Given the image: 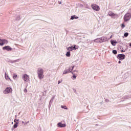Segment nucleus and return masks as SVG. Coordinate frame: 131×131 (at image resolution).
<instances>
[{
	"mask_svg": "<svg viewBox=\"0 0 131 131\" xmlns=\"http://www.w3.org/2000/svg\"><path fill=\"white\" fill-rule=\"evenodd\" d=\"M38 77L39 79L41 80L45 77L43 75V69L41 68H38L37 70Z\"/></svg>",
	"mask_w": 131,
	"mask_h": 131,
	"instance_id": "nucleus-1",
	"label": "nucleus"
},
{
	"mask_svg": "<svg viewBox=\"0 0 131 131\" xmlns=\"http://www.w3.org/2000/svg\"><path fill=\"white\" fill-rule=\"evenodd\" d=\"M108 16L112 17L113 19H117L119 18V16L118 14H115L114 13L112 12V11H110L108 13Z\"/></svg>",
	"mask_w": 131,
	"mask_h": 131,
	"instance_id": "nucleus-2",
	"label": "nucleus"
},
{
	"mask_svg": "<svg viewBox=\"0 0 131 131\" xmlns=\"http://www.w3.org/2000/svg\"><path fill=\"white\" fill-rule=\"evenodd\" d=\"M131 18V14L130 13H127L125 14L124 16V20L125 22H127V21H129Z\"/></svg>",
	"mask_w": 131,
	"mask_h": 131,
	"instance_id": "nucleus-3",
	"label": "nucleus"
},
{
	"mask_svg": "<svg viewBox=\"0 0 131 131\" xmlns=\"http://www.w3.org/2000/svg\"><path fill=\"white\" fill-rule=\"evenodd\" d=\"M9 43V41L6 39H1L0 38V46L3 47L4 45H8Z\"/></svg>",
	"mask_w": 131,
	"mask_h": 131,
	"instance_id": "nucleus-4",
	"label": "nucleus"
},
{
	"mask_svg": "<svg viewBox=\"0 0 131 131\" xmlns=\"http://www.w3.org/2000/svg\"><path fill=\"white\" fill-rule=\"evenodd\" d=\"M13 92V89L10 87L7 88L4 91V94H5V95H7L8 94H10V93H12Z\"/></svg>",
	"mask_w": 131,
	"mask_h": 131,
	"instance_id": "nucleus-5",
	"label": "nucleus"
},
{
	"mask_svg": "<svg viewBox=\"0 0 131 131\" xmlns=\"http://www.w3.org/2000/svg\"><path fill=\"white\" fill-rule=\"evenodd\" d=\"M22 79L24 81H26V82H28L29 81V76L27 74H24L23 75Z\"/></svg>",
	"mask_w": 131,
	"mask_h": 131,
	"instance_id": "nucleus-6",
	"label": "nucleus"
},
{
	"mask_svg": "<svg viewBox=\"0 0 131 131\" xmlns=\"http://www.w3.org/2000/svg\"><path fill=\"white\" fill-rule=\"evenodd\" d=\"M92 9L94 10V11H99L100 10V7L99 6L96 5V4H93L91 6Z\"/></svg>",
	"mask_w": 131,
	"mask_h": 131,
	"instance_id": "nucleus-7",
	"label": "nucleus"
},
{
	"mask_svg": "<svg viewBox=\"0 0 131 131\" xmlns=\"http://www.w3.org/2000/svg\"><path fill=\"white\" fill-rule=\"evenodd\" d=\"M108 39L106 37H102L101 38H99V42H104L105 41H107Z\"/></svg>",
	"mask_w": 131,
	"mask_h": 131,
	"instance_id": "nucleus-8",
	"label": "nucleus"
},
{
	"mask_svg": "<svg viewBox=\"0 0 131 131\" xmlns=\"http://www.w3.org/2000/svg\"><path fill=\"white\" fill-rule=\"evenodd\" d=\"M117 58L118 59H119V60H124L125 58V55L124 54H119L117 56Z\"/></svg>",
	"mask_w": 131,
	"mask_h": 131,
	"instance_id": "nucleus-9",
	"label": "nucleus"
},
{
	"mask_svg": "<svg viewBox=\"0 0 131 131\" xmlns=\"http://www.w3.org/2000/svg\"><path fill=\"white\" fill-rule=\"evenodd\" d=\"M74 68V66H72L69 69H66V70L67 71L68 73H70V72H72V70H73Z\"/></svg>",
	"mask_w": 131,
	"mask_h": 131,
	"instance_id": "nucleus-10",
	"label": "nucleus"
},
{
	"mask_svg": "<svg viewBox=\"0 0 131 131\" xmlns=\"http://www.w3.org/2000/svg\"><path fill=\"white\" fill-rule=\"evenodd\" d=\"M72 73L73 75V78L74 79H76V77H77V71H74L73 72H72Z\"/></svg>",
	"mask_w": 131,
	"mask_h": 131,
	"instance_id": "nucleus-11",
	"label": "nucleus"
},
{
	"mask_svg": "<svg viewBox=\"0 0 131 131\" xmlns=\"http://www.w3.org/2000/svg\"><path fill=\"white\" fill-rule=\"evenodd\" d=\"M3 50H6V51H12V48L11 47L7 46L4 47Z\"/></svg>",
	"mask_w": 131,
	"mask_h": 131,
	"instance_id": "nucleus-12",
	"label": "nucleus"
},
{
	"mask_svg": "<svg viewBox=\"0 0 131 131\" xmlns=\"http://www.w3.org/2000/svg\"><path fill=\"white\" fill-rule=\"evenodd\" d=\"M57 125H58V126H59L60 127H65V126H66V124H62V123H58Z\"/></svg>",
	"mask_w": 131,
	"mask_h": 131,
	"instance_id": "nucleus-13",
	"label": "nucleus"
},
{
	"mask_svg": "<svg viewBox=\"0 0 131 131\" xmlns=\"http://www.w3.org/2000/svg\"><path fill=\"white\" fill-rule=\"evenodd\" d=\"M111 42L112 45V46H116V43H117V42L115 40H111Z\"/></svg>",
	"mask_w": 131,
	"mask_h": 131,
	"instance_id": "nucleus-14",
	"label": "nucleus"
},
{
	"mask_svg": "<svg viewBox=\"0 0 131 131\" xmlns=\"http://www.w3.org/2000/svg\"><path fill=\"white\" fill-rule=\"evenodd\" d=\"M5 77L7 79V80H11V79H10V77H9V75H8V74H7V73H5Z\"/></svg>",
	"mask_w": 131,
	"mask_h": 131,
	"instance_id": "nucleus-15",
	"label": "nucleus"
},
{
	"mask_svg": "<svg viewBox=\"0 0 131 131\" xmlns=\"http://www.w3.org/2000/svg\"><path fill=\"white\" fill-rule=\"evenodd\" d=\"M71 20H74V19H78V17L76 16L75 15L71 16Z\"/></svg>",
	"mask_w": 131,
	"mask_h": 131,
	"instance_id": "nucleus-16",
	"label": "nucleus"
},
{
	"mask_svg": "<svg viewBox=\"0 0 131 131\" xmlns=\"http://www.w3.org/2000/svg\"><path fill=\"white\" fill-rule=\"evenodd\" d=\"M68 51H69V52H71L72 51H73V47H69L68 48Z\"/></svg>",
	"mask_w": 131,
	"mask_h": 131,
	"instance_id": "nucleus-17",
	"label": "nucleus"
},
{
	"mask_svg": "<svg viewBox=\"0 0 131 131\" xmlns=\"http://www.w3.org/2000/svg\"><path fill=\"white\" fill-rule=\"evenodd\" d=\"M18 123H19L18 122H16L15 124H14V125H13L14 128H17V127H18Z\"/></svg>",
	"mask_w": 131,
	"mask_h": 131,
	"instance_id": "nucleus-18",
	"label": "nucleus"
},
{
	"mask_svg": "<svg viewBox=\"0 0 131 131\" xmlns=\"http://www.w3.org/2000/svg\"><path fill=\"white\" fill-rule=\"evenodd\" d=\"M66 55L67 57H70L71 54L70 51L67 52Z\"/></svg>",
	"mask_w": 131,
	"mask_h": 131,
	"instance_id": "nucleus-19",
	"label": "nucleus"
},
{
	"mask_svg": "<svg viewBox=\"0 0 131 131\" xmlns=\"http://www.w3.org/2000/svg\"><path fill=\"white\" fill-rule=\"evenodd\" d=\"M61 108H62L63 109H65L66 110H68V108H67V106H63V105H61Z\"/></svg>",
	"mask_w": 131,
	"mask_h": 131,
	"instance_id": "nucleus-20",
	"label": "nucleus"
},
{
	"mask_svg": "<svg viewBox=\"0 0 131 131\" xmlns=\"http://www.w3.org/2000/svg\"><path fill=\"white\" fill-rule=\"evenodd\" d=\"M18 77V75H17L16 74H13V79H16Z\"/></svg>",
	"mask_w": 131,
	"mask_h": 131,
	"instance_id": "nucleus-21",
	"label": "nucleus"
},
{
	"mask_svg": "<svg viewBox=\"0 0 131 131\" xmlns=\"http://www.w3.org/2000/svg\"><path fill=\"white\" fill-rule=\"evenodd\" d=\"M95 42H100V38H97L94 40Z\"/></svg>",
	"mask_w": 131,
	"mask_h": 131,
	"instance_id": "nucleus-22",
	"label": "nucleus"
},
{
	"mask_svg": "<svg viewBox=\"0 0 131 131\" xmlns=\"http://www.w3.org/2000/svg\"><path fill=\"white\" fill-rule=\"evenodd\" d=\"M54 99H55V97H52L50 101V103H53V101H54Z\"/></svg>",
	"mask_w": 131,
	"mask_h": 131,
	"instance_id": "nucleus-23",
	"label": "nucleus"
},
{
	"mask_svg": "<svg viewBox=\"0 0 131 131\" xmlns=\"http://www.w3.org/2000/svg\"><path fill=\"white\" fill-rule=\"evenodd\" d=\"M124 36H125V37H127V36H128V33H125Z\"/></svg>",
	"mask_w": 131,
	"mask_h": 131,
	"instance_id": "nucleus-24",
	"label": "nucleus"
},
{
	"mask_svg": "<svg viewBox=\"0 0 131 131\" xmlns=\"http://www.w3.org/2000/svg\"><path fill=\"white\" fill-rule=\"evenodd\" d=\"M113 54H114V55H116V54H117V51L114 50H113Z\"/></svg>",
	"mask_w": 131,
	"mask_h": 131,
	"instance_id": "nucleus-25",
	"label": "nucleus"
},
{
	"mask_svg": "<svg viewBox=\"0 0 131 131\" xmlns=\"http://www.w3.org/2000/svg\"><path fill=\"white\" fill-rule=\"evenodd\" d=\"M69 73L67 72V71L66 70H65L63 72V73L62 74H68Z\"/></svg>",
	"mask_w": 131,
	"mask_h": 131,
	"instance_id": "nucleus-26",
	"label": "nucleus"
},
{
	"mask_svg": "<svg viewBox=\"0 0 131 131\" xmlns=\"http://www.w3.org/2000/svg\"><path fill=\"white\" fill-rule=\"evenodd\" d=\"M121 27L122 28H124L125 27V25H124V24H122L121 25Z\"/></svg>",
	"mask_w": 131,
	"mask_h": 131,
	"instance_id": "nucleus-27",
	"label": "nucleus"
},
{
	"mask_svg": "<svg viewBox=\"0 0 131 131\" xmlns=\"http://www.w3.org/2000/svg\"><path fill=\"white\" fill-rule=\"evenodd\" d=\"M20 19V16H17V20H19Z\"/></svg>",
	"mask_w": 131,
	"mask_h": 131,
	"instance_id": "nucleus-28",
	"label": "nucleus"
},
{
	"mask_svg": "<svg viewBox=\"0 0 131 131\" xmlns=\"http://www.w3.org/2000/svg\"><path fill=\"white\" fill-rule=\"evenodd\" d=\"M24 92H27V89H25L24 90Z\"/></svg>",
	"mask_w": 131,
	"mask_h": 131,
	"instance_id": "nucleus-29",
	"label": "nucleus"
},
{
	"mask_svg": "<svg viewBox=\"0 0 131 131\" xmlns=\"http://www.w3.org/2000/svg\"><path fill=\"white\" fill-rule=\"evenodd\" d=\"M21 123H22L23 124H24V125H25L26 123H25V122H24V121H23L21 122Z\"/></svg>",
	"mask_w": 131,
	"mask_h": 131,
	"instance_id": "nucleus-30",
	"label": "nucleus"
},
{
	"mask_svg": "<svg viewBox=\"0 0 131 131\" xmlns=\"http://www.w3.org/2000/svg\"><path fill=\"white\" fill-rule=\"evenodd\" d=\"M73 50H76V48H75V47H73Z\"/></svg>",
	"mask_w": 131,
	"mask_h": 131,
	"instance_id": "nucleus-31",
	"label": "nucleus"
},
{
	"mask_svg": "<svg viewBox=\"0 0 131 131\" xmlns=\"http://www.w3.org/2000/svg\"><path fill=\"white\" fill-rule=\"evenodd\" d=\"M26 124H28V123H29V121H27V122L25 123Z\"/></svg>",
	"mask_w": 131,
	"mask_h": 131,
	"instance_id": "nucleus-32",
	"label": "nucleus"
},
{
	"mask_svg": "<svg viewBox=\"0 0 131 131\" xmlns=\"http://www.w3.org/2000/svg\"><path fill=\"white\" fill-rule=\"evenodd\" d=\"M105 101H106V102H109V100H108V99H106Z\"/></svg>",
	"mask_w": 131,
	"mask_h": 131,
	"instance_id": "nucleus-33",
	"label": "nucleus"
},
{
	"mask_svg": "<svg viewBox=\"0 0 131 131\" xmlns=\"http://www.w3.org/2000/svg\"><path fill=\"white\" fill-rule=\"evenodd\" d=\"M58 4H59V5H61V1H59Z\"/></svg>",
	"mask_w": 131,
	"mask_h": 131,
	"instance_id": "nucleus-34",
	"label": "nucleus"
},
{
	"mask_svg": "<svg viewBox=\"0 0 131 131\" xmlns=\"http://www.w3.org/2000/svg\"><path fill=\"white\" fill-rule=\"evenodd\" d=\"M59 83H61V81H58V84H59Z\"/></svg>",
	"mask_w": 131,
	"mask_h": 131,
	"instance_id": "nucleus-35",
	"label": "nucleus"
},
{
	"mask_svg": "<svg viewBox=\"0 0 131 131\" xmlns=\"http://www.w3.org/2000/svg\"><path fill=\"white\" fill-rule=\"evenodd\" d=\"M118 63H119V64H120V63H121V61H119Z\"/></svg>",
	"mask_w": 131,
	"mask_h": 131,
	"instance_id": "nucleus-36",
	"label": "nucleus"
},
{
	"mask_svg": "<svg viewBox=\"0 0 131 131\" xmlns=\"http://www.w3.org/2000/svg\"><path fill=\"white\" fill-rule=\"evenodd\" d=\"M18 60H15L14 62H17Z\"/></svg>",
	"mask_w": 131,
	"mask_h": 131,
	"instance_id": "nucleus-37",
	"label": "nucleus"
},
{
	"mask_svg": "<svg viewBox=\"0 0 131 131\" xmlns=\"http://www.w3.org/2000/svg\"><path fill=\"white\" fill-rule=\"evenodd\" d=\"M110 38H112V35H111V36L110 37Z\"/></svg>",
	"mask_w": 131,
	"mask_h": 131,
	"instance_id": "nucleus-38",
	"label": "nucleus"
},
{
	"mask_svg": "<svg viewBox=\"0 0 131 131\" xmlns=\"http://www.w3.org/2000/svg\"><path fill=\"white\" fill-rule=\"evenodd\" d=\"M14 122H16V119L14 120Z\"/></svg>",
	"mask_w": 131,
	"mask_h": 131,
	"instance_id": "nucleus-39",
	"label": "nucleus"
},
{
	"mask_svg": "<svg viewBox=\"0 0 131 131\" xmlns=\"http://www.w3.org/2000/svg\"><path fill=\"white\" fill-rule=\"evenodd\" d=\"M16 121H19V119L17 120Z\"/></svg>",
	"mask_w": 131,
	"mask_h": 131,
	"instance_id": "nucleus-40",
	"label": "nucleus"
},
{
	"mask_svg": "<svg viewBox=\"0 0 131 131\" xmlns=\"http://www.w3.org/2000/svg\"><path fill=\"white\" fill-rule=\"evenodd\" d=\"M130 47H131V43L129 45Z\"/></svg>",
	"mask_w": 131,
	"mask_h": 131,
	"instance_id": "nucleus-41",
	"label": "nucleus"
}]
</instances>
